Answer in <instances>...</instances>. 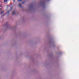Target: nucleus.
<instances>
[{
	"label": "nucleus",
	"mask_w": 79,
	"mask_h": 79,
	"mask_svg": "<svg viewBox=\"0 0 79 79\" xmlns=\"http://www.w3.org/2000/svg\"><path fill=\"white\" fill-rule=\"evenodd\" d=\"M19 6L20 7H21V4H19Z\"/></svg>",
	"instance_id": "obj_1"
},
{
	"label": "nucleus",
	"mask_w": 79,
	"mask_h": 79,
	"mask_svg": "<svg viewBox=\"0 0 79 79\" xmlns=\"http://www.w3.org/2000/svg\"><path fill=\"white\" fill-rule=\"evenodd\" d=\"M4 2H7V0H4Z\"/></svg>",
	"instance_id": "obj_2"
},
{
	"label": "nucleus",
	"mask_w": 79,
	"mask_h": 79,
	"mask_svg": "<svg viewBox=\"0 0 79 79\" xmlns=\"http://www.w3.org/2000/svg\"><path fill=\"white\" fill-rule=\"evenodd\" d=\"M15 12H13L12 13V15H15Z\"/></svg>",
	"instance_id": "obj_3"
},
{
	"label": "nucleus",
	"mask_w": 79,
	"mask_h": 79,
	"mask_svg": "<svg viewBox=\"0 0 79 79\" xmlns=\"http://www.w3.org/2000/svg\"><path fill=\"white\" fill-rule=\"evenodd\" d=\"M3 11H2L1 13H0V15H2V13H3Z\"/></svg>",
	"instance_id": "obj_4"
},
{
	"label": "nucleus",
	"mask_w": 79,
	"mask_h": 79,
	"mask_svg": "<svg viewBox=\"0 0 79 79\" xmlns=\"http://www.w3.org/2000/svg\"><path fill=\"white\" fill-rule=\"evenodd\" d=\"M19 1H22V0H18V2H19Z\"/></svg>",
	"instance_id": "obj_5"
},
{
	"label": "nucleus",
	"mask_w": 79,
	"mask_h": 79,
	"mask_svg": "<svg viewBox=\"0 0 79 79\" xmlns=\"http://www.w3.org/2000/svg\"><path fill=\"white\" fill-rule=\"evenodd\" d=\"M10 10L8 11V12H10Z\"/></svg>",
	"instance_id": "obj_6"
},
{
	"label": "nucleus",
	"mask_w": 79,
	"mask_h": 79,
	"mask_svg": "<svg viewBox=\"0 0 79 79\" xmlns=\"http://www.w3.org/2000/svg\"><path fill=\"white\" fill-rule=\"evenodd\" d=\"M15 0H14V2H15Z\"/></svg>",
	"instance_id": "obj_7"
},
{
	"label": "nucleus",
	"mask_w": 79,
	"mask_h": 79,
	"mask_svg": "<svg viewBox=\"0 0 79 79\" xmlns=\"http://www.w3.org/2000/svg\"><path fill=\"white\" fill-rule=\"evenodd\" d=\"M12 8H13V7H12V8H11V9H12Z\"/></svg>",
	"instance_id": "obj_8"
},
{
	"label": "nucleus",
	"mask_w": 79,
	"mask_h": 79,
	"mask_svg": "<svg viewBox=\"0 0 79 79\" xmlns=\"http://www.w3.org/2000/svg\"><path fill=\"white\" fill-rule=\"evenodd\" d=\"M23 3H24V2H23Z\"/></svg>",
	"instance_id": "obj_9"
}]
</instances>
